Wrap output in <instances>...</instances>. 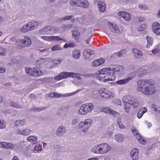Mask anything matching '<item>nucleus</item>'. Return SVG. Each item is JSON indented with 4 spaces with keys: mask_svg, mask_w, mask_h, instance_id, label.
<instances>
[{
    "mask_svg": "<svg viewBox=\"0 0 160 160\" xmlns=\"http://www.w3.org/2000/svg\"><path fill=\"white\" fill-rule=\"evenodd\" d=\"M154 82L151 79H143L138 82V91L147 95H151L155 92V89L153 87Z\"/></svg>",
    "mask_w": 160,
    "mask_h": 160,
    "instance_id": "obj_1",
    "label": "nucleus"
},
{
    "mask_svg": "<svg viewBox=\"0 0 160 160\" xmlns=\"http://www.w3.org/2000/svg\"><path fill=\"white\" fill-rule=\"evenodd\" d=\"M122 101L124 103V108L125 112H129L130 107L133 106V108L137 107L138 105V102L133 98H131L129 95L123 97Z\"/></svg>",
    "mask_w": 160,
    "mask_h": 160,
    "instance_id": "obj_2",
    "label": "nucleus"
},
{
    "mask_svg": "<svg viewBox=\"0 0 160 160\" xmlns=\"http://www.w3.org/2000/svg\"><path fill=\"white\" fill-rule=\"evenodd\" d=\"M36 66L33 68V70H32L31 68H26L25 71L29 75H32L34 77H38L43 75L42 71L40 70L39 68L41 67L39 60L37 61L36 63Z\"/></svg>",
    "mask_w": 160,
    "mask_h": 160,
    "instance_id": "obj_3",
    "label": "nucleus"
},
{
    "mask_svg": "<svg viewBox=\"0 0 160 160\" xmlns=\"http://www.w3.org/2000/svg\"><path fill=\"white\" fill-rule=\"evenodd\" d=\"M94 105L92 103H87L82 105L78 110V112L81 115H85L88 112H91L93 109Z\"/></svg>",
    "mask_w": 160,
    "mask_h": 160,
    "instance_id": "obj_4",
    "label": "nucleus"
},
{
    "mask_svg": "<svg viewBox=\"0 0 160 160\" xmlns=\"http://www.w3.org/2000/svg\"><path fill=\"white\" fill-rule=\"evenodd\" d=\"M68 77H72L73 78H77V80H81V78L78 75H77L76 74L73 72H62L58 76L55 77L54 79L56 80H61Z\"/></svg>",
    "mask_w": 160,
    "mask_h": 160,
    "instance_id": "obj_5",
    "label": "nucleus"
},
{
    "mask_svg": "<svg viewBox=\"0 0 160 160\" xmlns=\"http://www.w3.org/2000/svg\"><path fill=\"white\" fill-rule=\"evenodd\" d=\"M92 123V121L91 119H87L85 120L84 121L81 122L78 125V127L79 128H83L82 132H86Z\"/></svg>",
    "mask_w": 160,
    "mask_h": 160,
    "instance_id": "obj_6",
    "label": "nucleus"
},
{
    "mask_svg": "<svg viewBox=\"0 0 160 160\" xmlns=\"http://www.w3.org/2000/svg\"><path fill=\"white\" fill-rule=\"evenodd\" d=\"M100 146L102 154L107 153L111 149V147L106 143L100 144Z\"/></svg>",
    "mask_w": 160,
    "mask_h": 160,
    "instance_id": "obj_7",
    "label": "nucleus"
},
{
    "mask_svg": "<svg viewBox=\"0 0 160 160\" xmlns=\"http://www.w3.org/2000/svg\"><path fill=\"white\" fill-rule=\"evenodd\" d=\"M152 29L153 32L158 35H160V24L157 22L152 24Z\"/></svg>",
    "mask_w": 160,
    "mask_h": 160,
    "instance_id": "obj_8",
    "label": "nucleus"
},
{
    "mask_svg": "<svg viewBox=\"0 0 160 160\" xmlns=\"http://www.w3.org/2000/svg\"><path fill=\"white\" fill-rule=\"evenodd\" d=\"M94 51L89 49L84 50L83 54L85 59L87 60H90V57L92 55L94 54Z\"/></svg>",
    "mask_w": 160,
    "mask_h": 160,
    "instance_id": "obj_9",
    "label": "nucleus"
},
{
    "mask_svg": "<svg viewBox=\"0 0 160 160\" xmlns=\"http://www.w3.org/2000/svg\"><path fill=\"white\" fill-rule=\"evenodd\" d=\"M19 42L25 47H29L32 43L31 39L28 36H25L24 39L21 40Z\"/></svg>",
    "mask_w": 160,
    "mask_h": 160,
    "instance_id": "obj_10",
    "label": "nucleus"
},
{
    "mask_svg": "<svg viewBox=\"0 0 160 160\" xmlns=\"http://www.w3.org/2000/svg\"><path fill=\"white\" fill-rule=\"evenodd\" d=\"M66 128L64 127L60 126L58 128L56 132V134L58 137H61L66 133Z\"/></svg>",
    "mask_w": 160,
    "mask_h": 160,
    "instance_id": "obj_11",
    "label": "nucleus"
},
{
    "mask_svg": "<svg viewBox=\"0 0 160 160\" xmlns=\"http://www.w3.org/2000/svg\"><path fill=\"white\" fill-rule=\"evenodd\" d=\"M118 14L119 16H121L124 19L127 21H129L131 19V16L128 13L123 11H121L118 12Z\"/></svg>",
    "mask_w": 160,
    "mask_h": 160,
    "instance_id": "obj_12",
    "label": "nucleus"
},
{
    "mask_svg": "<svg viewBox=\"0 0 160 160\" xmlns=\"http://www.w3.org/2000/svg\"><path fill=\"white\" fill-rule=\"evenodd\" d=\"M52 28L50 26H47L46 27L41 29L39 31V32L42 34H51V32Z\"/></svg>",
    "mask_w": 160,
    "mask_h": 160,
    "instance_id": "obj_13",
    "label": "nucleus"
},
{
    "mask_svg": "<svg viewBox=\"0 0 160 160\" xmlns=\"http://www.w3.org/2000/svg\"><path fill=\"white\" fill-rule=\"evenodd\" d=\"M102 111L107 114H112L114 116H115V115L117 114H119V113L118 112L112 110L111 108L107 107H106L102 108Z\"/></svg>",
    "mask_w": 160,
    "mask_h": 160,
    "instance_id": "obj_14",
    "label": "nucleus"
},
{
    "mask_svg": "<svg viewBox=\"0 0 160 160\" xmlns=\"http://www.w3.org/2000/svg\"><path fill=\"white\" fill-rule=\"evenodd\" d=\"M78 7L83 8H87L89 6V2L87 0H78Z\"/></svg>",
    "mask_w": 160,
    "mask_h": 160,
    "instance_id": "obj_15",
    "label": "nucleus"
},
{
    "mask_svg": "<svg viewBox=\"0 0 160 160\" xmlns=\"http://www.w3.org/2000/svg\"><path fill=\"white\" fill-rule=\"evenodd\" d=\"M112 70L113 72L112 74H116L119 75L122 74L123 68L121 66H115V67H114L113 69Z\"/></svg>",
    "mask_w": 160,
    "mask_h": 160,
    "instance_id": "obj_16",
    "label": "nucleus"
},
{
    "mask_svg": "<svg viewBox=\"0 0 160 160\" xmlns=\"http://www.w3.org/2000/svg\"><path fill=\"white\" fill-rule=\"evenodd\" d=\"M30 130L29 129L26 128L23 130L18 129L17 130L16 133L18 134H22L23 135H27L30 134Z\"/></svg>",
    "mask_w": 160,
    "mask_h": 160,
    "instance_id": "obj_17",
    "label": "nucleus"
},
{
    "mask_svg": "<svg viewBox=\"0 0 160 160\" xmlns=\"http://www.w3.org/2000/svg\"><path fill=\"white\" fill-rule=\"evenodd\" d=\"M138 149L136 148L133 149L131 151L130 155L132 160H137L138 159Z\"/></svg>",
    "mask_w": 160,
    "mask_h": 160,
    "instance_id": "obj_18",
    "label": "nucleus"
},
{
    "mask_svg": "<svg viewBox=\"0 0 160 160\" xmlns=\"http://www.w3.org/2000/svg\"><path fill=\"white\" fill-rule=\"evenodd\" d=\"M104 62V59L103 58H100L95 60L92 63V66L93 67H97L102 65Z\"/></svg>",
    "mask_w": 160,
    "mask_h": 160,
    "instance_id": "obj_19",
    "label": "nucleus"
},
{
    "mask_svg": "<svg viewBox=\"0 0 160 160\" xmlns=\"http://www.w3.org/2000/svg\"><path fill=\"white\" fill-rule=\"evenodd\" d=\"M98 7L99 10L101 12H103L106 8V5L104 2L102 1H99L98 3Z\"/></svg>",
    "mask_w": 160,
    "mask_h": 160,
    "instance_id": "obj_20",
    "label": "nucleus"
},
{
    "mask_svg": "<svg viewBox=\"0 0 160 160\" xmlns=\"http://www.w3.org/2000/svg\"><path fill=\"white\" fill-rule=\"evenodd\" d=\"M27 24L28 27L30 28V29L31 30L37 28L39 25V23L37 22L32 21L28 22Z\"/></svg>",
    "mask_w": 160,
    "mask_h": 160,
    "instance_id": "obj_21",
    "label": "nucleus"
},
{
    "mask_svg": "<svg viewBox=\"0 0 160 160\" xmlns=\"http://www.w3.org/2000/svg\"><path fill=\"white\" fill-rule=\"evenodd\" d=\"M108 25L109 26L110 29L112 32L114 33H117L119 31L118 27L117 25L114 26L111 22H108Z\"/></svg>",
    "mask_w": 160,
    "mask_h": 160,
    "instance_id": "obj_22",
    "label": "nucleus"
},
{
    "mask_svg": "<svg viewBox=\"0 0 160 160\" xmlns=\"http://www.w3.org/2000/svg\"><path fill=\"white\" fill-rule=\"evenodd\" d=\"M100 148V144L94 146L91 148V152L95 153L101 154Z\"/></svg>",
    "mask_w": 160,
    "mask_h": 160,
    "instance_id": "obj_23",
    "label": "nucleus"
},
{
    "mask_svg": "<svg viewBox=\"0 0 160 160\" xmlns=\"http://www.w3.org/2000/svg\"><path fill=\"white\" fill-rule=\"evenodd\" d=\"M134 56L137 58H139L141 57L142 56V53L141 52L138 50L137 49H133Z\"/></svg>",
    "mask_w": 160,
    "mask_h": 160,
    "instance_id": "obj_24",
    "label": "nucleus"
},
{
    "mask_svg": "<svg viewBox=\"0 0 160 160\" xmlns=\"http://www.w3.org/2000/svg\"><path fill=\"white\" fill-rule=\"evenodd\" d=\"M26 122L24 120H18L15 121L14 123L15 126H22L25 124Z\"/></svg>",
    "mask_w": 160,
    "mask_h": 160,
    "instance_id": "obj_25",
    "label": "nucleus"
},
{
    "mask_svg": "<svg viewBox=\"0 0 160 160\" xmlns=\"http://www.w3.org/2000/svg\"><path fill=\"white\" fill-rule=\"evenodd\" d=\"M7 146V149L8 148L16 150L17 148V145L16 144H13L12 143L8 142H6L5 143Z\"/></svg>",
    "mask_w": 160,
    "mask_h": 160,
    "instance_id": "obj_26",
    "label": "nucleus"
},
{
    "mask_svg": "<svg viewBox=\"0 0 160 160\" xmlns=\"http://www.w3.org/2000/svg\"><path fill=\"white\" fill-rule=\"evenodd\" d=\"M116 140L119 142H122L123 141L124 136L123 135L119 133L115 136Z\"/></svg>",
    "mask_w": 160,
    "mask_h": 160,
    "instance_id": "obj_27",
    "label": "nucleus"
},
{
    "mask_svg": "<svg viewBox=\"0 0 160 160\" xmlns=\"http://www.w3.org/2000/svg\"><path fill=\"white\" fill-rule=\"evenodd\" d=\"M132 78L129 77L124 79H122L118 81L117 82V83L118 84H123L127 82L128 81H129Z\"/></svg>",
    "mask_w": 160,
    "mask_h": 160,
    "instance_id": "obj_28",
    "label": "nucleus"
},
{
    "mask_svg": "<svg viewBox=\"0 0 160 160\" xmlns=\"http://www.w3.org/2000/svg\"><path fill=\"white\" fill-rule=\"evenodd\" d=\"M146 38L148 42L146 47L149 48L152 44L153 39L152 37H147Z\"/></svg>",
    "mask_w": 160,
    "mask_h": 160,
    "instance_id": "obj_29",
    "label": "nucleus"
},
{
    "mask_svg": "<svg viewBox=\"0 0 160 160\" xmlns=\"http://www.w3.org/2000/svg\"><path fill=\"white\" fill-rule=\"evenodd\" d=\"M73 32L72 38L74 39H78V36L80 35L79 33L76 30H73Z\"/></svg>",
    "mask_w": 160,
    "mask_h": 160,
    "instance_id": "obj_30",
    "label": "nucleus"
},
{
    "mask_svg": "<svg viewBox=\"0 0 160 160\" xmlns=\"http://www.w3.org/2000/svg\"><path fill=\"white\" fill-rule=\"evenodd\" d=\"M72 55L75 58H78L80 55V52L78 50H76L73 52Z\"/></svg>",
    "mask_w": 160,
    "mask_h": 160,
    "instance_id": "obj_31",
    "label": "nucleus"
},
{
    "mask_svg": "<svg viewBox=\"0 0 160 160\" xmlns=\"http://www.w3.org/2000/svg\"><path fill=\"white\" fill-rule=\"evenodd\" d=\"M27 140L28 141H33L35 142L37 141L38 140V138L36 136H28L27 138Z\"/></svg>",
    "mask_w": 160,
    "mask_h": 160,
    "instance_id": "obj_32",
    "label": "nucleus"
},
{
    "mask_svg": "<svg viewBox=\"0 0 160 160\" xmlns=\"http://www.w3.org/2000/svg\"><path fill=\"white\" fill-rule=\"evenodd\" d=\"M109 70H110V68H103L101 69L100 71H99V74L101 75H104Z\"/></svg>",
    "mask_w": 160,
    "mask_h": 160,
    "instance_id": "obj_33",
    "label": "nucleus"
},
{
    "mask_svg": "<svg viewBox=\"0 0 160 160\" xmlns=\"http://www.w3.org/2000/svg\"><path fill=\"white\" fill-rule=\"evenodd\" d=\"M30 28L28 27L27 24L26 25H24L21 28V31L23 32H25L28 31H30Z\"/></svg>",
    "mask_w": 160,
    "mask_h": 160,
    "instance_id": "obj_34",
    "label": "nucleus"
},
{
    "mask_svg": "<svg viewBox=\"0 0 160 160\" xmlns=\"http://www.w3.org/2000/svg\"><path fill=\"white\" fill-rule=\"evenodd\" d=\"M69 3L72 6H75L78 7V0H71Z\"/></svg>",
    "mask_w": 160,
    "mask_h": 160,
    "instance_id": "obj_35",
    "label": "nucleus"
},
{
    "mask_svg": "<svg viewBox=\"0 0 160 160\" xmlns=\"http://www.w3.org/2000/svg\"><path fill=\"white\" fill-rule=\"evenodd\" d=\"M72 27V24H68L67 25H64L62 26V28L63 30L64 31H65L71 28Z\"/></svg>",
    "mask_w": 160,
    "mask_h": 160,
    "instance_id": "obj_36",
    "label": "nucleus"
},
{
    "mask_svg": "<svg viewBox=\"0 0 160 160\" xmlns=\"http://www.w3.org/2000/svg\"><path fill=\"white\" fill-rule=\"evenodd\" d=\"M62 39L58 36H51L50 41H61Z\"/></svg>",
    "mask_w": 160,
    "mask_h": 160,
    "instance_id": "obj_37",
    "label": "nucleus"
},
{
    "mask_svg": "<svg viewBox=\"0 0 160 160\" xmlns=\"http://www.w3.org/2000/svg\"><path fill=\"white\" fill-rule=\"evenodd\" d=\"M117 123L118 125L119 128H124L125 127L122 124L121 118H118L117 119Z\"/></svg>",
    "mask_w": 160,
    "mask_h": 160,
    "instance_id": "obj_38",
    "label": "nucleus"
},
{
    "mask_svg": "<svg viewBox=\"0 0 160 160\" xmlns=\"http://www.w3.org/2000/svg\"><path fill=\"white\" fill-rule=\"evenodd\" d=\"M6 50L4 48L0 47V55L4 56L6 55Z\"/></svg>",
    "mask_w": 160,
    "mask_h": 160,
    "instance_id": "obj_39",
    "label": "nucleus"
},
{
    "mask_svg": "<svg viewBox=\"0 0 160 160\" xmlns=\"http://www.w3.org/2000/svg\"><path fill=\"white\" fill-rule=\"evenodd\" d=\"M62 48L60 47V46L59 45H56L52 47L51 49L53 51H55L61 49Z\"/></svg>",
    "mask_w": 160,
    "mask_h": 160,
    "instance_id": "obj_40",
    "label": "nucleus"
},
{
    "mask_svg": "<svg viewBox=\"0 0 160 160\" xmlns=\"http://www.w3.org/2000/svg\"><path fill=\"white\" fill-rule=\"evenodd\" d=\"M45 108H46L44 107H42L40 108H33L32 109V110H34V111L39 112L45 109Z\"/></svg>",
    "mask_w": 160,
    "mask_h": 160,
    "instance_id": "obj_41",
    "label": "nucleus"
},
{
    "mask_svg": "<svg viewBox=\"0 0 160 160\" xmlns=\"http://www.w3.org/2000/svg\"><path fill=\"white\" fill-rule=\"evenodd\" d=\"M115 78L114 75H112L111 76V78H108L107 79H102V81L104 82H109L110 81H113L115 80Z\"/></svg>",
    "mask_w": 160,
    "mask_h": 160,
    "instance_id": "obj_42",
    "label": "nucleus"
},
{
    "mask_svg": "<svg viewBox=\"0 0 160 160\" xmlns=\"http://www.w3.org/2000/svg\"><path fill=\"white\" fill-rule=\"evenodd\" d=\"M131 131L133 134H134V136H136V137L138 136L139 137H140V135H139V133L137 132V130L136 128H132Z\"/></svg>",
    "mask_w": 160,
    "mask_h": 160,
    "instance_id": "obj_43",
    "label": "nucleus"
},
{
    "mask_svg": "<svg viewBox=\"0 0 160 160\" xmlns=\"http://www.w3.org/2000/svg\"><path fill=\"white\" fill-rule=\"evenodd\" d=\"M152 107L153 108V110L155 112H158L160 113V107L158 108H156V105L155 104H153L152 105Z\"/></svg>",
    "mask_w": 160,
    "mask_h": 160,
    "instance_id": "obj_44",
    "label": "nucleus"
},
{
    "mask_svg": "<svg viewBox=\"0 0 160 160\" xmlns=\"http://www.w3.org/2000/svg\"><path fill=\"white\" fill-rule=\"evenodd\" d=\"M10 105L11 106L16 108H21V106L18 105V104L14 102H11L10 104Z\"/></svg>",
    "mask_w": 160,
    "mask_h": 160,
    "instance_id": "obj_45",
    "label": "nucleus"
},
{
    "mask_svg": "<svg viewBox=\"0 0 160 160\" xmlns=\"http://www.w3.org/2000/svg\"><path fill=\"white\" fill-rule=\"evenodd\" d=\"M54 94L55 95L54 96V98H58L60 97H66V95L60 93H57L54 92Z\"/></svg>",
    "mask_w": 160,
    "mask_h": 160,
    "instance_id": "obj_46",
    "label": "nucleus"
},
{
    "mask_svg": "<svg viewBox=\"0 0 160 160\" xmlns=\"http://www.w3.org/2000/svg\"><path fill=\"white\" fill-rule=\"evenodd\" d=\"M54 92H52L46 94L45 96L47 98H54Z\"/></svg>",
    "mask_w": 160,
    "mask_h": 160,
    "instance_id": "obj_47",
    "label": "nucleus"
},
{
    "mask_svg": "<svg viewBox=\"0 0 160 160\" xmlns=\"http://www.w3.org/2000/svg\"><path fill=\"white\" fill-rule=\"evenodd\" d=\"M147 72L146 70L144 69H143L141 71H139L138 72V77L141 76L145 74Z\"/></svg>",
    "mask_w": 160,
    "mask_h": 160,
    "instance_id": "obj_48",
    "label": "nucleus"
},
{
    "mask_svg": "<svg viewBox=\"0 0 160 160\" xmlns=\"http://www.w3.org/2000/svg\"><path fill=\"white\" fill-rule=\"evenodd\" d=\"M113 72V70H111L110 69V70H108V71L104 75H105L106 77H109L111 75H113L114 74H112Z\"/></svg>",
    "mask_w": 160,
    "mask_h": 160,
    "instance_id": "obj_49",
    "label": "nucleus"
},
{
    "mask_svg": "<svg viewBox=\"0 0 160 160\" xmlns=\"http://www.w3.org/2000/svg\"><path fill=\"white\" fill-rule=\"evenodd\" d=\"M92 37L91 36H89L88 38L85 40V43L88 44H89V42H92V41L91 40Z\"/></svg>",
    "mask_w": 160,
    "mask_h": 160,
    "instance_id": "obj_50",
    "label": "nucleus"
},
{
    "mask_svg": "<svg viewBox=\"0 0 160 160\" xmlns=\"http://www.w3.org/2000/svg\"><path fill=\"white\" fill-rule=\"evenodd\" d=\"M146 27V25L145 24L141 25L138 28V30L140 31H143Z\"/></svg>",
    "mask_w": 160,
    "mask_h": 160,
    "instance_id": "obj_51",
    "label": "nucleus"
},
{
    "mask_svg": "<svg viewBox=\"0 0 160 160\" xmlns=\"http://www.w3.org/2000/svg\"><path fill=\"white\" fill-rule=\"evenodd\" d=\"M138 140L140 143L143 144H145L146 142V141L143 139L141 136L140 137V138H138Z\"/></svg>",
    "mask_w": 160,
    "mask_h": 160,
    "instance_id": "obj_52",
    "label": "nucleus"
},
{
    "mask_svg": "<svg viewBox=\"0 0 160 160\" xmlns=\"http://www.w3.org/2000/svg\"><path fill=\"white\" fill-rule=\"evenodd\" d=\"M5 127V124L4 120H0V128H3Z\"/></svg>",
    "mask_w": 160,
    "mask_h": 160,
    "instance_id": "obj_53",
    "label": "nucleus"
},
{
    "mask_svg": "<svg viewBox=\"0 0 160 160\" xmlns=\"http://www.w3.org/2000/svg\"><path fill=\"white\" fill-rule=\"evenodd\" d=\"M78 118H75L73 119L71 122L72 124L75 125L78 123Z\"/></svg>",
    "mask_w": 160,
    "mask_h": 160,
    "instance_id": "obj_54",
    "label": "nucleus"
},
{
    "mask_svg": "<svg viewBox=\"0 0 160 160\" xmlns=\"http://www.w3.org/2000/svg\"><path fill=\"white\" fill-rule=\"evenodd\" d=\"M4 142H0V147L3 148H6L7 146L6 144Z\"/></svg>",
    "mask_w": 160,
    "mask_h": 160,
    "instance_id": "obj_55",
    "label": "nucleus"
},
{
    "mask_svg": "<svg viewBox=\"0 0 160 160\" xmlns=\"http://www.w3.org/2000/svg\"><path fill=\"white\" fill-rule=\"evenodd\" d=\"M73 16L69 15L68 16L64 17L63 18V19L64 20H69L70 18L73 17Z\"/></svg>",
    "mask_w": 160,
    "mask_h": 160,
    "instance_id": "obj_56",
    "label": "nucleus"
},
{
    "mask_svg": "<svg viewBox=\"0 0 160 160\" xmlns=\"http://www.w3.org/2000/svg\"><path fill=\"white\" fill-rule=\"evenodd\" d=\"M41 38L45 40L50 41L51 36H42L41 37Z\"/></svg>",
    "mask_w": 160,
    "mask_h": 160,
    "instance_id": "obj_57",
    "label": "nucleus"
},
{
    "mask_svg": "<svg viewBox=\"0 0 160 160\" xmlns=\"http://www.w3.org/2000/svg\"><path fill=\"white\" fill-rule=\"evenodd\" d=\"M63 112V110L62 109H58L57 110V115H59L61 114V113H62Z\"/></svg>",
    "mask_w": 160,
    "mask_h": 160,
    "instance_id": "obj_58",
    "label": "nucleus"
},
{
    "mask_svg": "<svg viewBox=\"0 0 160 160\" xmlns=\"http://www.w3.org/2000/svg\"><path fill=\"white\" fill-rule=\"evenodd\" d=\"M142 114L141 111L139 110L137 114L138 118H140L142 117Z\"/></svg>",
    "mask_w": 160,
    "mask_h": 160,
    "instance_id": "obj_59",
    "label": "nucleus"
},
{
    "mask_svg": "<svg viewBox=\"0 0 160 160\" xmlns=\"http://www.w3.org/2000/svg\"><path fill=\"white\" fill-rule=\"evenodd\" d=\"M6 71V68L4 67H0V73L4 72Z\"/></svg>",
    "mask_w": 160,
    "mask_h": 160,
    "instance_id": "obj_60",
    "label": "nucleus"
},
{
    "mask_svg": "<svg viewBox=\"0 0 160 160\" xmlns=\"http://www.w3.org/2000/svg\"><path fill=\"white\" fill-rule=\"evenodd\" d=\"M140 111H141L142 114L143 115L144 113L147 112V109L145 108H142Z\"/></svg>",
    "mask_w": 160,
    "mask_h": 160,
    "instance_id": "obj_61",
    "label": "nucleus"
},
{
    "mask_svg": "<svg viewBox=\"0 0 160 160\" xmlns=\"http://www.w3.org/2000/svg\"><path fill=\"white\" fill-rule=\"evenodd\" d=\"M83 89H82V88L81 89H78V90H76V91H75L74 92H73L71 93H70L71 95H73L74 94H76V93L82 91Z\"/></svg>",
    "mask_w": 160,
    "mask_h": 160,
    "instance_id": "obj_62",
    "label": "nucleus"
},
{
    "mask_svg": "<svg viewBox=\"0 0 160 160\" xmlns=\"http://www.w3.org/2000/svg\"><path fill=\"white\" fill-rule=\"evenodd\" d=\"M159 52V50L157 49H155L153 50L152 52L154 54L158 53Z\"/></svg>",
    "mask_w": 160,
    "mask_h": 160,
    "instance_id": "obj_63",
    "label": "nucleus"
},
{
    "mask_svg": "<svg viewBox=\"0 0 160 160\" xmlns=\"http://www.w3.org/2000/svg\"><path fill=\"white\" fill-rule=\"evenodd\" d=\"M104 90H105V89L104 88H102L101 89H100L99 91V93L100 94H102V93H104L103 92H104Z\"/></svg>",
    "mask_w": 160,
    "mask_h": 160,
    "instance_id": "obj_64",
    "label": "nucleus"
}]
</instances>
